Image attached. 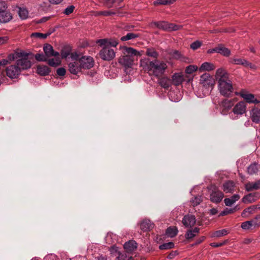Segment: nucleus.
<instances>
[{"instance_id":"nucleus-1","label":"nucleus","mask_w":260,"mask_h":260,"mask_svg":"<svg viewBox=\"0 0 260 260\" xmlns=\"http://www.w3.org/2000/svg\"><path fill=\"white\" fill-rule=\"evenodd\" d=\"M140 66L149 75L159 77L163 75L168 68L166 63L158 59L150 60L144 58L140 60Z\"/></svg>"},{"instance_id":"nucleus-2","label":"nucleus","mask_w":260,"mask_h":260,"mask_svg":"<svg viewBox=\"0 0 260 260\" xmlns=\"http://www.w3.org/2000/svg\"><path fill=\"white\" fill-rule=\"evenodd\" d=\"M215 78L220 93L225 96H229L233 92V87L229 74L224 69L219 68L216 71Z\"/></svg>"},{"instance_id":"nucleus-3","label":"nucleus","mask_w":260,"mask_h":260,"mask_svg":"<svg viewBox=\"0 0 260 260\" xmlns=\"http://www.w3.org/2000/svg\"><path fill=\"white\" fill-rule=\"evenodd\" d=\"M78 58L79 54L77 52H73L71 54V60L68 63V68L69 71L72 74L77 75L82 72V70Z\"/></svg>"},{"instance_id":"nucleus-4","label":"nucleus","mask_w":260,"mask_h":260,"mask_svg":"<svg viewBox=\"0 0 260 260\" xmlns=\"http://www.w3.org/2000/svg\"><path fill=\"white\" fill-rule=\"evenodd\" d=\"M22 56L16 60V64L19 67L20 71L27 70L30 68L31 63L29 59V54L24 51L22 53Z\"/></svg>"},{"instance_id":"nucleus-5","label":"nucleus","mask_w":260,"mask_h":260,"mask_svg":"<svg viewBox=\"0 0 260 260\" xmlns=\"http://www.w3.org/2000/svg\"><path fill=\"white\" fill-rule=\"evenodd\" d=\"M235 94L237 95L241 96L247 103H253L255 104L260 103V101L255 98L254 94L249 93L248 91L245 89H241L239 92H236Z\"/></svg>"},{"instance_id":"nucleus-6","label":"nucleus","mask_w":260,"mask_h":260,"mask_svg":"<svg viewBox=\"0 0 260 260\" xmlns=\"http://www.w3.org/2000/svg\"><path fill=\"white\" fill-rule=\"evenodd\" d=\"M102 47V49L99 52L100 57L102 59L107 61H110L113 59L115 55L114 50L107 46Z\"/></svg>"},{"instance_id":"nucleus-7","label":"nucleus","mask_w":260,"mask_h":260,"mask_svg":"<svg viewBox=\"0 0 260 260\" xmlns=\"http://www.w3.org/2000/svg\"><path fill=\"white\" fill-rule=\"evenodd\" d=\"M79 60L80 61V65H81L82 70L89 69L94 66V61L93 58L89 56H83L80 57L79 54Z\"/></svg>"},{"instance_id":"nucleus-8","label":"nucleus","mask_w":260,"mask_h":260,"mask_svg":"<svg viewBox=\"0 0 260 260\" xmlns=\"http://www.w3.org/2000/svg\"><path fill=\"white\" fill-rule=\"evenodd\" d=\"M200 83L206 88H212L215 81L213 78L209 74L205 73L201 76Z\"/></svg>"},{"instance_id":"nucleus-9","label":"nucleus","mask_w":260,"mask_h":260,"mask_svg":"<svg viewBox=\"0 0 260 260\" xmlns=\"http://www.w3.org/2000/svg\"><path fill=\"white\" fill-rule=\"evenodd\" d=\"M21 72L16 64L10 65L6 69L7 76L12 79L18 78Z\"/></svg>"},{"instance_id":"nucleus-10","label":"nucleus","mask_w":260,"mask_h":260,"mask_svg":"<svg viewBox=\"0 0 260 260\" xmlns=\"http://www.w3.org/2000/svg\"><path fill=\"white\" fill-rule=\"evenodd\" d=\"M123 53L124 55H127L134 59L136 57L140 56L143 54V51H138L132 47H123L122 48Z\"/></svg>"},{"instance_id":"nucleus-11","label":"nucleus","mask_w":260,"mask_h":260,"mask_svg":"<svg viewBox=\"0 0 260 260\" xmlns=\"http://www.w3.org/2000/svg\"><path fill=\"white\" fill-rule=\"evenodd\" d=\"M246 111V104L243 101L237 103L234 107L232 112L235 115H243Z\"/></svg>"},{"instance_id":"nucleus-12","label":"nucleus","mask_w":260,"mask_h":260,"mask_svg":"<svg viewBox=\"0 0 260 260\" xmlns=\"http://www.w3.org/2000/svg\"><path fill=\"white\" fill-rule=\"evenodd\" d=\"M234 106V101L232 100H223L221 104V113L223 114H226L228 111Z\"/></svg>"},{"instance_id":"nucleus-13","label":"nucleus","mask_w":260,"mask_h":260,"mask_svg":"<svg viewBox=\"0 0 260 260\" xmlns=\"http://www.w3.org/2000/svg\"><path fill=\"white\" fill-rule=\"evenodd\" d=\"M224 197L222 191L216 189L212 191L210 194V200L213 203H219L223 199Z\"/></svg>"},{"instance_id":"nucleus-14","label":"nucleus","mask_w":260,"mask_h":260,"mask_svg":"<svg viewBox=\"0 0 260 260\" xmlns=\"http://www.w3.org/2000/svg\"><path fill=\"white\" fill-rule=\"evenodd\" d=\"M196 222V217L194 215H187L184 216L182 219V223L186 227L193 226Z\"/></svg>"},{"instance_id":"nucleus-15","label":"nucleus","mask_w":260,"mask_h":260,"mask_svg":"<svg viewBox=\"0 0 260 260\" xmlns=\"http://www.w3.org/2000/svg\"><path fill=\"white\" fill-rule=\"evenodd\" d=\"M135 59L124 55L119 59V63L125 67H131L134 64Z\"/></svg>"},{"instance_id":"nucleus-16","label":"nucleus","mask_w":260,"mask_h":260,"mask_svg":"<svg viewBox=\"0 0 260 260\" xmlns=\"http://www.w3.org/2000/svg\"><path fill=\"white\" fill-rule=\"evenodd\" d=\"M97 43L101 46H107L110 48L111 47H116L118 44L117 41L107 39L99 40L97 41Z\"/></svg>"},{"instance_id":"nucleus-17","label":"nucleus","mask_w":260,"mask_h":260,"mask_svg":"<svg viewBox=\"0 0 260 260\" xmlns=\"http://www.w3.org/2000/svg\"><path fill=\"white\" fill-rule=\"evenodd\" d=\"M171 83L175 86L182 84L184 81V77L182 73H175L172 76Z\"/></svg>"},{"instance_id":"nucleus-18","label":"nucleus","mask_w":260,"mask_h":260,"mask_svg":"<svg viewBox=\"0 0 260 260\" xmlns=\"http://www.w3.org/2000/svg\"><path fill=\"white\" fill-rule=\"evenodd\" d=\"M43 50L45 53V56L49 58L52 56H56L59 55V53L56 51H54L53 47L50 44H46L43 47Z\"/></svg>"},{"instance_id":"nucleus-19","label":"nucleus","mask_w":260,"mask_h":260,"mask_svg":"<svg viewBox=\"0 0 260 260\" xmlns=\"http://www.w3.org/2000/svg\"><path fill=\"white\" fill-rule=\"evenodd\" d=\"M250 118L252 122L258 123L260 122V110L253 108L250 112Z\"/></svg>"},{"instance_id":"nucleus-20","label":"nucleus","mask_w":260,"mask_h":260,"mask_svg":"<svg viewBox=\"0 0 260 260\" xmlns=\"http://www.w3.org/2000/svg\"><path fill=\"white\" fill-rule=\"evenodd\" d=\"M245 187L247 191H250L257 190L260 188V179L255 182H249L245 184Z\"/></svg>"},{"instance_id":"nucleus-21","label":"nucleus","mask_w":260,"mask_h":260,"mask_svg":"<svg viewBox=\"0 0 260 260\" xmlns=\"http://www.w3.org/2000/svg\"><path fill=\"white\" fill-rule=\"evenodd\" d=\"M124 248L127 253H131L137 248V243L133 240L129 241L124 244Z\"/></svg>"},{"instance_id":"nucleus-22","label":"nucleus","mask_w":260,"mask_h":260,"mask_svg":"<svg viewBox=\"0 0 260 260\" xmlns=\"http://www.w3.org/2000/svg\"><path fill=\"white\" fill-rule=\"evenodd\" d=\"M12 14L7 10L0 14V22L7 23L12 20Z\"/></svg>"},{"instance_id":"nucleus-23","label":"nucleus","mask_w":260,"mask_h":260,"mask_svg":"<svg viewBox=\"0 0 260 260\" xmlns=\"http://www.w3.org/2000/svg\"><path fill=\"white\" fill-rule=\"evenodd\" d=\"M154 227V224L149 219L144 220L140 224L141 229L144 231H148L152 229Z\"/></svg>"},{"instance_id":"nucleus-24","label":"nucleus","mask_w":260,"mask_h":260,"mask_svg":"<svg viewBox=\"0 0 260 260\" xmlns=\"http://www.w3.org/2000/svg\"><path fill=\"white\" fill-rule=\"evenodd\" d=\"M54 58L48 59L46 61H47L48 64L53 67H56L58 66L61 63V59L59 56V54L56 56H53Z\"/></svg>"},{"instance_id":"nucleus-25","label":"nucleus","mask_w":260,"mask_h":260,"mask_svg":"<svg viewBox=\"0 0 260 260\" xmlns=\"http://www.w3.org/2000/svg\"><path fill=\"white\" fill-rule=\"evenodd\" d=\"M215 69V66L214 64L208 62H205L202 64L199 69V70L200 72H202L204 71H211Z\"/></svg>"},{"instance_id":"nucleus-26","label":"nucleus","mask_w":260,"mask_h":260,"mask_svg":"<svg viewBox=\"0 0 260 260\" xmlns=\"http://www.w3.org/2000/svg\"><path fill=\"white\" fill-rule=\"evenodd\" d=\"M257 194L256 193H249L245 196L242 199V202L245 204L251 203L256 200Z\"/></svg>"},{"instance_id":"nucleus-27","label":"nucleus","mask_w":260,"mask_h":260,"mask_svg":"<svg viewBox=\"0 0 260 260\" xmlns=\"http://www.w3.org/2000/svg\"><path fill=\"white\" fill-rule=\"evenodd\" d=\"M200 229L199 228H195L193 229H190L187 231L185 237L187 240L192 239L196 236L199 233Z\"/></svg>"},{"instance_id":"nucleus-28","label":"nucleus","mask_w":260,"mask_h":260,"mask_svg":"<svg viewBox=\"0 0 260 260\" xmlns=\"http://www.w3.org/2000/svg\"><path fill=\"white\" fill-rule=\"evenodd\" d=\"M235 184L233 181H228L223 185V190L225 193H231L234 190Z\"/></svg>"},{"instance_id":"nucleus-29","label":"nucleus","mask_w":260,"mask_h":260,"mask_svg":"<svg viewBox=\"0 0 260 260\" xmlns=\"http://www.w3.org/2000/svg\"><path fill=\"white\" fill-rule=\"evenodd\" d=\"M216 52L220 53L225 56H229L230 55L231 51L227 48L224 47L222 45H219L216 47Z\"/></svg>"},{"instance_id":"nucleus-30","label":"nucleus","mask_w":260,"mask_h":260,"mask_svg":"<svg viewBox=\"0 0 260 260\" xmlns=\"http://www.w3.org/2000/svg\"><path fill=\"white\" fill-rule=\"evenodd\" d=\"M37 71L38 74L41 76H46L49 74L50 70L46 66H38Z\"/></svg>"},{"instance_id":"nucleus-31","label":"nucleus","mask_w":260,"mask_h":260,"mask_svg":"<svg viewBox=\"0 0 260 260\" xmlns=\"http://www.w3.org/2000/svg\"><path fill=\"white\" fill-rule=\"evenodd\" d=\"M240 199V196L235 194L230 198H225L224 200V203L227 206H231Z\"/></svg>"},{"instance_id":"nucleus-32","label":"nucleus","mask_w":260,"mask_h":260,"mask_svg":"<svg viewBox=\"0 0 260 260\" xmlns=\"http://www.w3.org/2000/svg\"><path fill=\"white\" fill-rule=\"evenodd\" d=\"M159 85L164 88L168 89L171 85V80L167 77H162L159 80Z\"/></svg>"},{"instance_id":"nucleus-33","label":"nucleus","mask_w":260,"mask_h":260,"mask_svg":"<svg viewBox=\"0 0 260 260\" xmlns=\"http://www.w3.org/2000/svg\"><path fill=\"white\" fill-rule=\"evenodd\" d=\"M178 232V230L176 227H169L166 232V234L168 237L172 238L175 237Z\"/></svg>"},{"instance_id":"nucleus-34","label":"nucleus","mask_w":260,"mask_h":260,"mask_svg":"<svg viewBox=\"0 0 260 260\" xmlns=\"http://www.w3.org/2000/svg\"><path fill=\"white\" fill-rule=\"evenodd\" d=\"M256 209V207L254 206H250L245 210L242 212L241 216L242 217H247L249 215L253 214Z\"/></svg>"},{"instance_id":"nucleus-35","label":"nucleus","mask_w":260,"mask_h":260,"mask_svg":"<svg viewBox=\"0 0 260 260\" xmlns=\"http://www.w3.org/2000/svg\"><path fill=\"white\" fill-rule=\"evenodd\" d=\"M22 52L23 51H16L14 53L10 54L8 56L9 62L19 59V57L22 56Z\"/></svg>"},{"instance_id":"nucleus-36","label":"nucleus","mask_w":260,"mask_h":260,"mask_svg":"<svg viewBox=\"0 0 260 260\" xmlns=\"http://www.w3.org/2000/svg\"><path fill=\"white\" fill-rule=\"evenodd\" d=\"M258 171L257 165L255 163L251 164L247 168V173L251 175L256 174Z\"/></svg>"},{"instance_id":"nucleus-37","label":"nucleus","mask_w":260,"mask_h":260,"mask_svg":"<svg viewBox=\"0 0 260 260\" xmlns=\"http://www.w3.org/2000/svg\"><path fill=\"white\" fill-rule=\"evenodd\" d=\"M231 62L235 64L245 66L246 63V60L244 58H238L233 57L231 58Z\"/></svg>"},{"instance_id":"nucleus-38","label":"nucleus","mask_w":260,"mask_h":260,"mask_svg":"<svg viewBox=\"0 0 260 260\" xmlns=\"http://www.w3.org/2000/svg\"><path fill=\"white\" fill-rule=\"evenodd\" d=\"M139 37V35L138 34L129 32L126 35L122 37L120 40L122 41H125L129 40L134 39Z\"/></svg>"},{"instance_id":"nucleus-39","label":"nucleus","mask_w":260,"mask_h":260,"mask_svg":"<svg viewBox=\"0 0 260 260\" xmlns=\"http://www.w3.org/2000/svg\"><path fill=\"white\" fill-rule=\"evenodd\" d=\"M228 233V232L226 230L222 229V230H218V231H215V232H214L212 234L211 237L219 238V237H221L222 236L227 235Z\"/></svg>"},{"instance_id":"nucleus-40","label":"nucleus","mask_w":260,"mask_h":260,"mask_svg":"<svg viewBox=\"0 0 260 260\" xmlns=\"http://www.w3.org/2000/svg\"><path fill=\"white\" fill-rule=\"evenodd\" d=\"M18 14L21 19H25L28 17V12L25 8H19Z\"/></svg>"},{"instance_id":"nucleus-41","label":"nucleus","mask_w":260,"mask_h":260,"mask_svg":"<svg viewBox=\"0 0 260 260\" xmlns=\"http://www.w3.org/2000/svg\"><path fill=\"white\" fill-rule=\"evenodd\" d=\"M146 55L153 57L156 59L158 56V53L156 51L154 48H148L146 51Z\"/></svg>"},{"instance_id":"nucleus-42","label":"nucleus","mask_w":260,"mask_h":260,"mask_svg":"<svg viewBox=\"0 0 260 260\" xmlns=\"http://www.w3.org/2000/svg\"><path fill=\"white\" fill-rule=\"evenodd\" d=\"M51 34V32L46 33V34H42L40 32H34L31 34L30 37L31 38L35 37L37 38L40 39H46L49 35Z\"/></svg>"},{"instance_id":"nucleus-43","label":"nucleus","mask_w":260,"mask_h":260,"mask_svg":"<svg viewBox=\"0 0 260 260\" xmlns=\"http://www.w3.org/2000/svg\"><path fill=\"white\" fill-rule=\"evenodd\" d=\"M202 201L201 196H196L193 197L190 200V203L193 206H196L200 204Z\"/></svg>"},{"instance_id":"nucleus-44","label":"nucleus","mask_w":260,"mask_h":260,"mask_svg":"<svg viewBox=\"0 0 260 260\" xmlns=\"http://www.w3.org/2000/svg\"><path fill=\"white\" fill-rule=\"evenodd\" d=\"M198 68L197 66L195 65H190L187 66L185 70V72L186 74H190L193 72L196 71L198 70Z\"/></svg>"},{"instance_id":"nucleus-45","label":"nucleus","mask_w":260,"mask_h":260,"mask_svg":"<svg viewBox=\"0 0 260 260\" xmlns=\"http://www.w3.org/2000/svg\"><path fill=\"white\" fill-rule=\"evenodd\" d=\"M71 50L69 48H64L61 50V55L62 58H67L68 57L71 58Z\"/></svg>"},{"instance_id":"nucleus-46","label":"nucleus","mask_w":260,"mask_h":260,"mask_svg":"<svg viewBox=\"0 0 260 260\" xmlns=\"http://www.w3.org/2000/svg\"><path fill=\"white\" fill-rule=\"evenodd\" d=\"M174 246V244L173 242H168L164 243L162 245H160L159 246V248L161 250L164 249H169L173 248Z\"/></svg>"},{"instance_id":"nucleus-47","label":"nucleus","mask_w":260,"mask_h":260,"mask_svg":"<svg viewBox=\"0 0 260 260\" xmlns=\"http://www.w3.org/2000/svg\"><path fill=\"white\" fill-rule=\"evenodd\" d=\"M241 227L244 230H249L253 228V226L251 220H250L242 222Z\"/></svg>"},{"instance_id":"nucleus-48","label":"nucleus","mask_w":260,"mask_h":260,"mask_svg":"<svg viewBox=\"0 0 260 260\" xmlns=\"http://www.w3.org/2000/svg\"><path fill=\"white\" fill-rule=\"evenodd\" d=\"M253 228L260 226V215H256L253 219L251 220Z\"/></svg>"},{"instance_id":"nucleus-49","label":"nucleus","mask_w":260,"mask_h":260,"mask_svg":"<svg viewBox=\"0 0 260 260\" xmlns=\"http://www.w3.org/2000/svg\"><path fill=\"white\" fill-rule=\"evenodd\" d=\"M35 58L39 61H46L47 60V57L43 54H36L35 55Z\"/></svg>"},{"instance_id":"nucleus-50","label":"nucleus","mask_w":260,"mask_h":260,"mask_svg":"<svg viewBox=\"0 0 260 260\" xmlns=\"http://www.w3.org/2000/svg\"><path fill=\"white\" fill-rule=\"evenodd\" d=\"M181 28V25H176L173 23H169V26H168V30L169 31H173V30H177Z\"/></svg>"},{"instance_id":"nucleus-51","label":"nucleus","mask_w":260,"mask_h":260,"mask_svg":"<svg viewBox=\"0 0 260 260\" xmlns=\"http://www.w3.org/2000/svg\"><path fill=\"white\" fill-rule=\"evenodd\" d=\"M169 23L167 22H159L158 28L165 30H168Z\"/></svg>"},{"instance_id":"nucleus-52","label":"nucleus","mask_w":260,"mask_h":260,"mask_svg":"<svg viewBox=\"0 0 260 260\" xmlns=\"http://www.w3.org/2000/svg\"><path fill=\"white\" fill-rule=\"evenodd\" d=\"M75 9V7L73 5L68 7L63 12V13L66 15H70L72 13Z\"/></svg>"},{"instance_id":"nucleus-53","label":"nucleus","mask_w":260,"mask_h":260,"mask_svg":"<svg viewBox=\"0 0 260 260\" xmlns=\"http://www.w3.org/2000/svg\"><path fill=\"white\" fill-rule=\"evenodd\" d=\"M202 45V43L200 41H197L193 42L190 45V48L193 50H196Z\"/></svg>"},{"instance_id":"nucleus-54","label":"nucleus","mask_w":260,"mask_h":260,"mask_svg":"<svg viewBox=\"0 0 260 260\" xmlns=\"http://www.w3.org/2000/svg\"><path fill=\"white\" fill-rule=\"evenodd\" d=\"M236 207L234 208H231V209L226 208L224 211H223L221 213V215H225L228 214L232 213L235 212V211L236 210Z\"/></svg>"},{"instance_id":"nucleus-55","label":"nucleus","mask_w":260,"mask_h":260,"mask_svg":"<svg viewBox=\"0 0 260 260\" xmlns=\"http://www.w3.org/2000/svg\"><path fill=\"white\" fill-rule=\"evenodd\" d=\"M104 5L107 8H111L114 4V0H104Z\"/></svg>"},{"instance_id":"nucleus-56","label":"nucleus","mask_w":260,"mask_h":260,"mask_svg":"<svg viewBox=\"0 0 260 260\" xmlns=\"http://www.w3.org/2000/svg\"><path fill=\"white\" fill-rule=\"evenodd\" d=\"M153 5L155 6L159 5H168V0H156L153 2Z\"/></svg>"},{"instance_id":"nucleus-57","label":"nucleus","mask_w":260,"mask_h":260,"mask_svg":"<svg viewBox=\"0 0 260 260\" xmlns=\"http://www.w3.org/2000/svg\"><path fill=\"white\" fill-rule=\"evenodd\" d=\"M57 74L59 76H63L66 73V70L63 68H60L56 70Z\"/></svg>"},{"instance_id":"nucleus-58","label":"nucleus","mask_w":260,"mask_h":260,"mask_svg":"<svg viewBox=\"0 0 260 260\" xmlns=\"http://www.w3.org/2000/svg\"><path fill=\"white\" fill-rule=\"evenodd\" d=\"M182 55L178 51H175L173 52L172 56L173 58L180 60Z\"/></svg>"},{"instance_id":"nucleus-59","label":"nucleus","mask_w":260,"mask_h":260,"mask_svg":"<svg viewBox=\"0 0 260 260\" xmlns=\"http://www.w3.org/2000/svg\"><path fill=\"white\" fill-rule=\"evenodd\" d=\"M7 10V6L6 4L4 2H0V14Z\"/></svg>"},{"instance_id":"nucleus-60","label":"nucleus","mask_w":260,"mask_h":260,"mask_svg":"<svg viewBox=\"0 0 260 260\" xmlns=\"http://www.w3.org/2000/svg\"><path fill=\"white\" fill-rule=\"evenodd\" d=\"M115 14V12L111 11H104L99 12V14L104 16H110L112 15H114Z\"/></svg>"},{"instance_id":"nucleus-61","label":"nucleus","mask_w":260,"mask_h":260,"mask_svg":"<svg viewBox=\"0 0 260 260\" xmlns=\"http://www.w3.org/2000/svg\"><path fill=\"white\" fill-rule=\"evenodd\" d=\"M227 241L225 240L223 242L220 243H212L210 244V245L214 247H218L220 246H222L224 245L226 243Z\"/></svg>"},{"instance_id":"nucleus-62","label":"nucleus","mask_w":260,"mask_h":260,"mask_svg":"<svg viewBox=\"0 0 260 260\" xmlns=\"http://www.w3.org/2000/svg\"><path fill=\"white\" fill-rule=\"evenodd\" d=\"M244 67H249L250 69L252 70H256V66L249 62L246 60V63L245 64Z\"/></svg>"},{"instance_id":"nucleus-63","label":"nucleus","mask_w":260,"mask_h":260,"mask_svg":"<svg viewBox=\"0 0 260 260\" xmlns=\"http://www.w3.org/2000/svg\"><path fill=\"white\" fill-rule=\"evenodd\" d=\"M8 40L9 38L7 36L0 37V45L7 43Z\"/></svg>"},{"instance_id":"nucleus-64","label":"nucleus","mask_w":260,"mask_h":260,"mask_svg":"<svg viewBox=\"0 0 260 260\" xmlns=\"http://www.w3.org/2000/svg\"><path fill=\"white\" fill-rule=\"evenodd\" d=\"M115 260H126V256L124 254L118 253V255L116 257Z\"/></svg>"}]
</instances>
